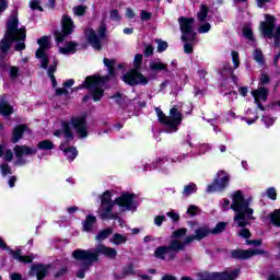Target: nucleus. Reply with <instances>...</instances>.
Returning <instances> with one entry per match:
<instances>
[{
  "mask_svg": "<svg viewBox=\"0 0 280 280\" xmlns=\"http://www.w3.org/2000/svg\"><path fill=\"white\" fill-rule=\"evenodd\" d=\"M27 130V125H18L13 128L11 143H19Z\"/></svg>",
  "mask_w": 280,
  "mask_h": 280,
  "instance_id": "nucleus-23",
  "label": "nucleus"
},
{
  "mask_svg": "<svg viewBox=\"0 0 280 280\" xmlns=\"http://www.w3.org/2000/svg\"><path fill=\"white\" fill-rule=\"evenodd\" d=\"M140 20L142 22H145V21H152V13L151 12H148L145 10H142L140 12Z\"/></svg>",
  "mask_w": 280,
  "mask_h": 280,
  "instance_id": "nucleus-61",
  "label": "nucleus"
},
{
  "mask_svg": "<svg viewBox=\"0 0 280 280\" xmlns=\"http://www.w3.org/2000/svg\"><path fill=\"white\" fill-rule=\"evenodd\" d=\"M122 82L128 86H147L150 83V79L143 75L140 70L130 69L127 73L121 77Z\"/></svg>",
  "mask_w": 280,
  "mask_h": 280,
  "instance_id": "nucleus-9",
  "label": "nucleus"
},
{
  "mask_svg": "<svg viewBox=\"0 0 280 280\" xmlns=\"http://www.w3.org/2000/svg\"><path fill=\"white\" fill-rule=\"evenodd\" d=\"M187 235V228H179L174 231L171 235L173 240H180V237H185Z\"/></svg>",
  "mask_w": 280,
  "mask_h": 280,
  "instance_id": "nucleus-44",
  "label": "nucleus"
},
{
  "mask_svg": "<svg viewBox=\"0 0 280 280\" xmlns=\"http://www.w3.org/2000/svg\"><path fill=\"white\" fill-rule=\"evenodd\" d=\"M198 191V186L196 183H189L188 185L184 186L183 196L186 198H189L192 194H196Z\"/></svg>",
  "mask_w": 280,
  "mask_h": 280,
  "instance_id": "nucleus-33",
  "label": "nucleus"
},
{
  "mask_svg": "<svg viewBox=\"0 0 280 280\" xmlns=\"http://www.w3.org/2000/svg\"><path fill=\"white\" fill-rule=\"evenodd\" d=\"M253 58L256 62H259V65H264L265 62L264 52L261 51V49H256L253 52Z\"/></svg>",
  "mask_w": 280,
  "mask_h": 280,
  "instance_id": "nucleus-47",
  "label": "nucleus"
},
{
  "mask_svg": "<svg viewBox=\"0 0 280 280\" xmlns=\"http://www.w3.org/2000/svg\"><path fill=\"white\" fill-rule=\"evenodd\" d=\"M109 100H115L117 106H121V104H124V94L121 92H116Z\"/></svg>",
  "mask_w": 280,
  "mask_h": 280,
  "instance_id": "nucleus-53",
  "label": "nucleus"
},
{
  "mask_svg": "<svg viewBox=\"0 0 280 280\" xmlns=\"http://www.w3.org/2000/svg\"><path fill=\"white\" fill-rule=\"evenodd\" d=\"M135 192H122L121 196L115 199L114 203L117 205V207H121V209L130 211L132 210V207H135Z\"/></svg>",
  "mask_w": 280,
  "mask_h": 280,
  "instance_id": "nucleus-15",
  "label": "nucleus"
},
{
  "mask_svg": "<svg viewBox=\"0 0 280 280\" xmlns=\"http://www.w3.org/2000/svg\"><path fill=\"white\" fill-rule=\"evenodd\" d=\"M232 56V62L234 65V69H240V65H242V61H240V52H237L236 50H233L231 52Z\"/></svg>",
  "mask_w": 280,
  "mask_h": 280,
  "instance_id": "nucleus-49",
  "label": "nucleus"
},
{
  "mask_svg": "<svg viewBox=\"0 0 280 280\" xmlns=\"http://www.w3.org/2000/svg\"><path fill=\"white\" fill-rule=\"evenodd\" d=\"M141 65H143V55L137 54L135 56L133 68L132 69H136V70L140 71Z\"/></svg>",
  "mask_w": 280,
  "mask_h": 280,
  "instance_id": "nucleus-48",
  "label": "nucleus"
},
{
  "mask_svg": "<svg viewBox=\"0 0 280 280\" xmlns=\"http://www.w3.org/2000/svg\"><path fill=\"white\" fill-rule=\"evenodd\" d=\"M19 67L16 66H11L9 70V78L11 80H18L19 79Z\"/></svg>",
  "mask_w": 280,
  "mask_h": 280,
  "instance_id": "nucleus-54",
  "label": "nucleus"
},
{
  "mask_svg": "<svg viewBox=\"0 0 280 280\" xmlns=\"http://www.w3.org/2000/svg\"><path fill=\"white\" fill-rule=\"evenodd\" d=\"M187 213L188 215H190V218H196V215H198V206H189L187 209Z\"/></svg>",
  "mask_w": 280,
  "mask_h": 280,
  "instance_id": "nucleus-62",
  "label": "nucleus"
},
{
  "mask_svg": "<svg viewBox=\"0 0 280 280\" xmlns=\"http://www.w3.org/2000/svg\"><path fill=\"white\" fill-rule=\"evenodd\" d=\"M207 16H209V7H207V4H201L200 10L197 13V19L202 23L207 21Z\"/></svg>",
  "mask_w": 280,
  "mask_h": 280,
  "instance_id": "nucleus-37",
  "label": "nucleus"
},
{
  "mask_svg": "<svg viewBox=\"0 0 280 280\" xmlns=\"http://www.w3.org/2000/svg\"><path fill=\"white\" fill-rule=\"evenodd\" d=\"M155 43L158 44V54H163V51H166L167 50V47H170V45L167 44V42L161 39V38H158L155 39Z\"/></svg>",
  "mask_w": 280,
  "mask_h": 280,
  "instance_id": "nucleus-45",
  "label": "nucleus"
},
{
  "mask_svg": "<svg viewBox=\"0 0 280 280\" xmlns=\"http://www.w3.org/2000/svg\"><path fill=\"white\" fill-rule=\"evenodd\" d=\"M242 270L234 269L232 271L211 272L206 276L203 280H236Z\"/></svg>",
  "mask_w": 280,
  "mask_h": 280,
  "instance_id": "nucleus-14",
  "label": "nucleus"
},
{
  "mask_svg": "<svg viewBox=\"0 0 280 280\" xmlns=\"http://www.w3.org/2000/svg\"><path fill=\"white\" fill-rule=\"evenodd\" d=\"M95 224H97V217L88 214L82 222V229L85 233H93V226H95Z\"/></svg>",
  "mask_w": 280,
  "mask_h": 280,
  "instance_id": "nucleus-24",
  "label": "nucleus"
},
{
  "mask_svg": "<svg viewBox=\"0 0 280 280\" xmlns=\"http://www.w3.org/2000/svg\"><path fill=\"white\" fill-rule=\"evenodd\" d=\"M7 250L9 252V255L16 261H20V264L22 262V259H24L23 255H21V253H23L21 249L14 250L9 247Z\"/></svg>",
  "mask_w": 280,
  "mask_h": 280,
  "instance_id": "nucleus-42",
  "label": "nucleus"
},
{
  "mask_svg": "<svg viewBox=\"0 0 280 280\" xmlns=\"http://www.w3.org/2000/svg\"><path fill=\"white\" fill-rule=\"evenodd\" d=\"M92 255L97 256V261H100V255H104L107 259H115L117 257V249L101 244L95 249H92Z\"/></svg>",
  "mask_w": 280,
  "mask_h": 280,
  "instance_id": "nucleus-17",
  "label": "nucleus"
},
{
  "mask_svg": "<svg viewBox=\"0 0 280 280\" xmlns=\"http://www.w3.org/2000/svg\"><path fill=\"white\" fill-rule=\"evenodd\" d=\"M15 38L13 35H8L4 33L3 38L0 40V56H5L8 51L12 49V44Z\"/></svg>",
  "mask_w": 280,
  "mask_h": 280,
  "instance_id": "nucleus-19",
  "label": "nucleus"
},
{
  "mask_svg": "<svg viewBox=\"0 0 280 280\" xmlns=\"http://www.w3.org/2000/svg\"><path fill=\"white\" fill-rule=\"evenodd\" d=\"M35 57L40 60L42 69H49V56L46 52H35Z\"/></svg>",
  "mask_w": 280,
  "mask_h": 280,
  "instance_id": "nucleus-32",
  "label": "nucleus"
},
{
  "mask_svg": "<svg viewBox=\"0 0 280 280\" xmlns=\"http://www.w3.org/2000/svg\"><path fill=\"white\" fill-rule=\"evenodd\" d=\"M272 79H270V75H268V73L262 72L259 75V81H258V85L259 86H268V84H270Z\"/></svg>",
  "mask_w": 280,
  "mask_h": 280,
  "instance_id": "nucleus-43",
  "label": "nucleus"
},
{
  "mask_svg": "<svg viewBox=\"0 0 280 280\" xmlns=\"http://www.w3.org/2000/svg\"><path fill=\"white\" fill-rule=\"evenodd\" d=\"M155 113L158 115V121L162 124V126H166L167 132H176L178 127L183 126V113L178 110L176 105L170 109V116H166L161 107H156Z\"/></svg>",
  "mask_w": 280,
  "mask_h": 280,
  "instance_id": "nucleus-3",
  "label": "nucleus"
},
{
  "mask_svg": "<svg viewBox=\"0 0 280 280\" xmlns=\"http://www.w3.org/2000/svg\"><path fill=\"white\" fill-rule=\"evenodd\" d=\"M107 33L108 24H106L104 20L101 21L96 32L91 27L85 28L84 31L86 43L92 47V49H94V51H102V40H106V38H108Z\"/></svg>",
  "mask_w": 280,
  "mask_h": 280,
  "instance_id": "nucleus-5",
  "label": "nucleus"
},
{
  "mask_svg": "<svg viewBox=\"0 0 280 280\" xmlns=\"http://www.w3.org/2000/svg\"><path fill=\"white\" fill-rule=\"evenodd\" d=\"M255 255H268V252L265 249H233L231 252V258L237 259L238 261H246V259H250V257H255Z\"/></svg>",
  "mask_w": 280,
  "mask_h": 280,
  "instance_id": "nucleus-10",
  "label": "nucleus"
},
{
  "mask_svg": "<svg viewBox=\"0 0 280 280\" xmlns=\"http://www.w3.org/2000/svg\"><path fill=\"white\" fill-rule=\"evenodd\" d=\"M167 218H171V220L175 223L180 222V214L175 212L174 210L166 212Z\"/></svg>",
  "mask_w": 280,
  "mask_h": 280,
  "instance_id": "nucleus-57",
  "label": "nucleus"
},
{
  "mask_svg": "<svg viewBox=\"0 0 280 280\" xmlns=\"http://www.w3.org/2000/svg\"><path fill=\"white\" fill-rule=\"evenodd\" d=\"M267 196L270 200H277V189H275V187H269L267 189Z\"/></svg>",
  "mask_w": 280,
  "mask_h": 280,
  "instance_id": "nucleus-63",
  "label": "nucleus"
},
{
  "mask_svg": "<svg viewBox=\"0 0 280 280\" xmlns=\"http://www.w3.org/2000/svg\"><path fill=\"white\" fill-rule=\"evenodd\" d=\"M230 180L231 177L229 173H226L225 171H219L212 184L207 186L206 191L208 194H215V191L222 194V191H226V189L229 188Z\"/></svg>",
  "mask_w": 280,
  "mask_h": 280,
  "instance_id": "nucleus-8",
  "label": "nucleus"
},
{
  "mask_svg": "<svg viewBox=\"0 0 280 280\" xmlns=\"http://www.w3.org/2000/svg\"><path fill=\"white\" fill-rule=\"evenodd\" d=\"M261 121L265 124L266 128H270V126H275V118L270 116H262Z\"/></svg>",
  "mask_w": 280,
  "mask_h": 280,
  "instance_id": "nucleus-58",
  "label": "nucleus"
},
{
  "mask_svg": "<svg viewBox=\"0 0 280 280\" xmlns=\"http://www.w3.org/2000/svg\"><path fill=\"white\" fill-rule=\"evenodd\" d=\"M61 128L67 141H73V139H75V136H73V131H71V126L68 121L63 120L61 122Z\"/></svg>",
  "mask_w": 280,
  "mask_h": 280,
  "instance_id": "nucleus-30",
  "label": "nucleus"
},
{
  "mask_svg": "<svg viewBox=\"0 0 280 280\" xmlns=\"http://www.w3.org/2000/svg\"><path fill=\"white\" fill-rule=\"evenodd\" d=\"M270 94V90L266 86H258L257 90L252 91V96L255 102H268V95Z\"/></svg>",
  "mask_w": 280,
  "mask_h": 280,
  "instance_id": "nucleus-21",
  "label": "nucleus"
},
{
  "mask_svg": "<svg viewBox=\"0 0 280 280\" xmlns=\"http://www.w3.org/2000/svg\"><path fill=\"white\" fill-rule=\"evenodd\" d=\"M184 54H194V44L186 42L184 44Z\"/></svg>",
  "mask_w": 280,
  "mask_h": 280,
  "instance_id": "nucleus-64",
  "label": "nucleus"
},
{
  "mask_svg": "<svg viewBox=\"0 0 280 280\" xmlns=\"http://www.w3.org/2000/svg\"><path fill=\"white\" fill-rule=\"evenodd\" d=\"M31 273L35 275L37 280H43L49 275V265L36 264L31 268Z\"/></svg>",
  "mask_w": 280,
  "mask_h": 280,
  "instance_id": "nucleus-18",
  "label": "nucleus"
},
{
  "mask_svg": "<svg viewBox=\"0 0 280 280\" xmlns=\"http://www.w3.org/2000/svg\"><path fill=\"white\" fill-rule=\"evenodd\" d=\"M56 148V144L51 142V140H43L37 143V150H54Z\"/></svg>",
  "mask_w": 280,
  "mask_h": 280,
  "instance_id": "nucleus-39",
  "label": "nucleus"
},
{
  "mask_svg": "<svg viewBox=\"0 0 280 280\" xmlns=\"http://www.w3.org/2000/svg\"><path fill=\"white\" fill-rule=\"evenodd\" d=\"M112 233L113 228L103 229L95 235V240L96 242H104V240H108V237H110Z\"/></svg>",
  "mask_w": 280,
  "mask_h": 280,
  "instance_id": "nucleus-31",
  "label": "nucleus"
},
{
  "mask_svg": "<svg viewBox=\"0 0 280 280\" xmlns=\"http://www.w3.org/2000/svg\"><path fill=\"white\" fill-rule=\"evenodd\" d=\"M72 10L75 16H84V14H86V7L82 4L73 7Z\"/></svg>",
  "mask_w": 280,
  "mask_h": 280,
  "instance_id": "nucleus-50",
  "label": "nucleus"
},
{
  "mask_svg": "<svg viewBox=\"0 0 280 280\" xmlns=\"http://www.w3.org/2000/svg\"><path fill=\"white\" fill-rule=\"evenodd\" d=\"M14 113V107L12 105L7 103H0V115H3L4 117H10Z\"/></svg>",
  "mask_w": 280,
  "mask_h": 280,
  "instance_id": "nucleus-36",
  "label": "nucleus"
},
{
  "mask_svg": "<svg viewBox=\"0 0 280 280\" xmlns=\"http://www.w3.org/2000/svg\"><path fill=\"white\" fill-rule=\"evenodd\" d=\"M73 32H75V23H73V19L67 14H63L61 16V32H54L56 43H65V38H67V36H71Z\"/></svg>",
  "mask_w": 280,
  "mask_h": 280,
  "instance_id": "nucleus-7",
  "label": "nucleus"
},
{
  "mask_svg": "<svg viewBox=\"0 0 280 280\" xmlns=\"http://www.w3.org/2000/svg\"><path fill=\"white\" fill-rule=\"evenodd\" d=\"M149 67L151 71H165L166 73H172V71L167 69V63L161 61H150Z\"/></svg>",
  "mask_w": 280,
  "mask_h": 280,
  "instance_id": "nucleus-27",
  "label": "nucleus"
},
{
  "mask_svg": "<svg viewBox=\"0 0 280 280\" xmlns=\"http://www.w3.org/2000/svg\"><path fill=\"white\" fill-rule=\"evenodd\" d=\"M219 73H220L221 78H223V80H228L229 77H224V73H228L229 75H230L231 73H233V67H231V63H225V65L223 66L222 70L219 71Z\"/></svg>",
  "mask_w": 280,
  "mask_h": 280,
  "instance_id": "nucleus-46",
  "label": "nucleus"
},
{
  "mask_svg": "<svg viewBox=\"0 0 280 280\" xmlns=\"http://www.w3.org/2000/svg\"><path fill=\"white\" fill-rule=\"evenodd\" d=\"M178 23L182 32L180 40L183 43H194L197 36V33L194 31V23H196V19L180 16L178 18Z\"/></svg>",
  "mask_w": 280,
  "mask_h": 280,
  "instance_id": "nucleus-6",
  "label": "nucleus"
},
{
  "mask_svg": "<svg viewBox=\"0 0 280 280\" xmlns=\"http://www.w3.org/2000/svg\"><path fill=\"white\" fill-rule=\"evenodd\" d=\"M14 38V43H25V38H27V30H25V27L18 28Z\"/></svg>",
  "mask_w": 280,
  "mask_h": 280,
  "instance_id": "nucleus-35",
  "label": "nucleus"
},
{
  "mask_svg": "<svg viewBox=\"0 0 280 280\" xmlns=\"http://www.w3.org/2000/svg\"><path fill=\"white\" fill-rule=\"evenodd\" d=\"M70 121L72 128L75 129L77 135H79L81 139H86V137H89V124L86 122V114L72 117Z\"/></svg>",
  "mask_w": 280,
  "mask_h": 280,
  "instance_id": "nucleus-11",
  "label": "nucleus"
},
{
  "mask_svg": "<svg viewBox=\"0 0 280 280\" xmlns=\"http://www.w3.org/2000/svg\"><path fill=\"white\" fill-rule=\"evenodd\" d=\"M243 36L247 38V40H255V36L253 35V28L248 26L243 27Z\"/></svg>",
  "mask_w": 280,
  "mask_h": 280,
  "instance_id": "nucleus-51",
  "label": "nucleus"
},
{
  "mask_svg": "<svg viewBox=\"0 0 280 280\" xmlns=\"http://www.w3.org/2000/svg\"><path fill=\"white\" fill-rule=\"evenodd\" d=\"M19 32V16L12 15L7 22V31L4 34L9 36H16Z\"/></svg>",
  "mask_w": 280,
  "mask_h": 280,
  "instance_id": "nucleus-22",
  "label": "nucleus"
},
{
  "mask_svg": "<svg viewBox=\"0 0 280 280\" xmlns=\"http://www.w3.org/2000/svg\"><path fill=\"white\" fill-rule=\"evenodd\" d=\"M30 8L33 11H35V10H38V12H44L45 11L43 9V7H40V0H31L30 1Z\"/></svg>",
  "mask_w": 280,
  "mask_h": 280,
  "instance_id": "nucleus-56",
  "label": "nucleus"
},
{
  "mask_svg": "<svg viewBox=\"0 0 280 280\" xmlns=\"http://www.w3.org/2000/svg\"><path fill=\"white\" fill-rule=\"evenodd\" d=\"M230 209L234 211V222L238 229H242L240 232V236L244 237V240H250V230L246 229L248 224H250V220H253V213L255 210L250 208V201L244 198V192L242 190H236L232 196V203Z\"/></svg>",
  "mask_w": 280,
  "mask_h": 280,
  "instance_id": "nucleus-1",
  "label": "nucleus"
},
{
  "mask_svg": "<svg viewBox=\"0 0 280 280\" xmlns=\"http://www.w3.org/2000/svg\"><path fill=\"white\" fill-rule=\"evenodd\" d=\"M135 275V264H128L125 267H122L121 275L119 276V279H126V277Z\"/></svg>",
  "mask_w": 280,
  "mask_h": 280,
  "instance_id": "nucleus-38",
  "label": "nucleus"
},
{
  "mask_svg": "<svg viewBox=\"0 0 280 280\" xmlns=\"http://www.w3.org/2000/svg\"><path fill=\"white\" fill-rule=\"evenodd\" d=\"M109 19H110L112 21H121V15L119 14V10L113 9V10L109 12Z\"/></svg>",
  "mask_w": 280,
  "mask_h": 280,
  "instance_id": "nucleus-59",
  "label": "nucleus"
},
{
  "mask_svg": "<svg viewBox=\"0 0 280 280\" xmlns=\"http://www.w3.org/2000/svg\"><path fill=\"white\" fill-rule=\"evenodd\" d=\"M110 242L112 244H115V246H121V244H126V242H128V237L120 233H115L110 238Z\"/></svg>",
  "mask_w": 280,
  "mask_h": 280,
  "instance_id": "nucleus-34",
  "label": "nucleus"
},
{
  "mask_svg": "<svg viewBox=\"0 0 280 280\" xmlns=\"http://www.w3.org/2000/svg\"><path fill=\"white\" fill-rule=\"evenodd\" d=\"M65 143L59 145V150L66 153L68 161H75L78 158V149L75 147L63 148Z\"/></svg>",
  "mask_w": 280,
  "mask_h": 280,
  "instance_id": "nucleus-26",
  "label": "nucleus"
},
{
  "mask_svg": "<svg viewBox=\"0 0 280 280\" xmlns=\"http://www.w3.org/2000/svg\"><path fill=\"white\" fill-rule=\"evenodd\" d=\"M75 51H78V43L75 42H67L66 47L60 48V54H63V56L75 54Z\"/></svg>",
  "mask_w": 280,
  "mask_h": 280,
  "instance_id": "nucleus-28",
  "label": "nucleus"
},
{
  "mask_svg": "<svg viewBox=\"0 0 280 280\" xmlns=\"http://www.w3.org/2000/svg\"><path fill=\"white\" fill-rule=\"evenodd\" d=\"M209 235H212V234H211V229H209L208 226H201L195 231V236L197 237V242L205 240V237H209Z\"/></svg>",
  "mask_w": 280,
  "mask_h": 280,
  "instance_id": "nucleus-29",
  "label": "nucleus"
},
{
  "mask_svg": "<svg viewBox=\"0 0 280 280\" xmlns=\"http://www.w3.org/2000/svg\"><path fill=\"white\" fill-rule=\"evenodd\" d=\"M78 89H85L86 91H90V96L93 102H102V97H104V89L102 85H92L91 88H81L79 85Z\"/></svg>",
  "mask_w": 280,
  "mask_h": 280,
  "instance_id": "nucleus-20",
  "label": "nucleus"
},
{
  "mask_svg": "<svg viewBox=\"0 0 280 280\" xmlns=\"http://www.w3.org/2000/svg\"><path fill=\"white\" fill-rule=\"evenodd\" d=\"M37 45L39 46L35 54H45L51 47V42L49 40V36H43L37 39Z\"/></svg>",
  "mask_w": 280,
  "mask_h": 280,
  "instance_id": "nucleus-25",
  "label": "nucleus"
},
{
  "mask_svg": "<svg viewBox=\"0 0 280 280\" xmlns=\"http://www.w3.org/2000/svg\"><path fill=\"white\" fill-rule=\"evenodd\" d=\"M170 250H185V245L178 240H172L168 246H159L154 250V257H156V259L165 260V255H167Z\"/></svg>",
  "mask_w": 280,
  "mask_h": 280,
  "instance_id": "nucleus-13",
  "label": "nucleus"
},
{
  "mask_svg": "<svg viewBox=\"0 0 280 280\" xmlns=\"http://www.w3.org/2000/svg\"><path fill=\"white\" fill-rule=\"evenodd\" d=\"M143 56L144 58H150V56H154V46H152V44H148L144 46Z\"/></svg>",
  "mask_w": 280,
  "mask_h": 280,
  "instance_id": "nucleus-55",
  "label": "nucleus"
},
{
  "mask_svg": "<svg viewBox=\"0 0 280 280\" xmlns=\"http://www.w3.org/2000/svg\"><path fill=\"white\" fill-rule=\"evenodd\" d=\"M103 65L107 68V74L102 77L100 74L88 75L83 83L80 85L81 89H91V86H104L107 82H110L113 78L117 77L115 72V65H117V59H103Z\"/></svg>",
  "mask_w": 280,
  "mask_h": 280,
  "instance_id": "nucleus-2",
  "label": "nucleus"
},
{
  "mask_svg": "<svg viewBox=\"0 0 280 280\" xmlns=\"http://www.w3.org/2000/svg\"><path fill=\"white\" fill-rule=\"evenodd\" d=\"M13 152L15 154L16 161H15V165H25L27 163V161H25V159H23V156H34V154H36L38 152L37 149H32L28 145H19L16 144L13 148Z\"/></svg>",
  "mask_w": 280,
  "mask_h": 280,
  "instance_id": "nucleus-12",
  "label": "nucleus"
},
{
  "mask_svg": "<svg viewBox=\"0 0 280 280\" xmlns=\"http://www.w3.org/2000/svg\"><path fill=\"white\" fill-rule=\"evenodd\" d=\"M226 231V222H219L217 225L210 230L212 235H220V233H224Z\"/></svg>",
  "mask_w": 280,
  "mask_h": 280,
  "instance_id": "nucleus-41",
  "label": "nucleus"
},
{
  "mask_svg": "<svg viewBox=\"0 0 280 280\" xmlns=\"http://www.w3.org/2000/svg\"><path fill=\"white\" fill-rule=\"evenodd\" d=\"M210 31H211V24L209 22L201 24L198 28L199 34H207Z\"/></svg>",
  "mask_w": 280,
  "mask_h": 280,
  "instance_id": "nucleus-60",
  "label": "nucleus"
},
{
  "mask_svg": "<svg viewBox=\"0 0 280 280\" xmlns=\"http://www.w3.org/2000/svg\"><path fill=\"white\" fill-rule=\"evenodd\" d=\"M0 172L2 176H8L9 174H12V167H10L9 163H2L0 164Z\"/></svg>",
  "mask_w": 280,
  "mask_h": 280,
  "instance_id": "nucleus-52",
  "label": "nucleus"
},
{
  "mask_svg": "<svg viewBox=\"0 0 280 280\" xmlns=\"http://www.w3.org/2000/svg\"><path fill=\"white\" fill-rule=\"evenodd\" d=\"M269 220L273 226H278L280 229V209L275 210L269 214Z\"/></svg>",
  "mask_w": 280,
  "mask_h": 280,
  "instance_id": "nucleus-40",
  "label": "nucleus"
},
{
  "mask_svg": "<svg viewBox=\"0 0 280 280\" xmlns=\"http://www.w3.org/2000/svg\"><path fill=\"white\" fill-rule=\"evenodd\" d=\"M72 259L82 261L81 268L77 271L78 279H84V277H86V271L91 270V266L97 264V256L96 254H93V249H74L72 252Z\"/></svg>",
  "mask_w": 280,
  "mask_h": 280,
  "instance_id": "nucleus-4",
  "label": "nucleus"
},
{
  "mask_svg": "<svg viewBox=\"0 0 280 280\" xmlns=\"http://www.w3.org/2000/svg\"><path fill=\"white\" fill-rule=\"evenodd\" d=\"M113 195L110 190H105L101 197V209L103 212V218H106L108 213H113V207H115V201L112 199Z\"/></svg>",
  "mask_w": 280,
  "mask_h": 280,
  "instance_id": "nucleus-16",
  "label": "nucleus"
}]
</instances>
